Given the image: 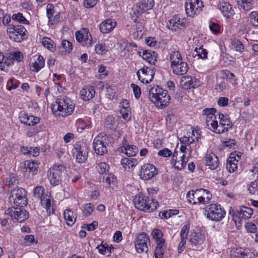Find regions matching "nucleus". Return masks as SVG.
<instances>
[{"mask_svg": "<svg viewBox=\"0 0 258 258\" xmlns=\"http://www.w3.org/2000/svg\"><path fill=\"white\" fill-rule=\"evenodd\" d=\"M149 98L159 108H164L167 106L170 100V97L166 90L158 86H149Z\"/></svg>", "mask_w": 258, "mask_h": 258, "instance_id": "obj_1", "label": "nucleus"}, {"mask_svg": "<svg viewBox=\"0 0 258 258\" xmlns=\"http://www.w3.org/2000/svg\"><path fill=\"white\" fill-rule=\"evenodd\" d=\"M75 108L73 102L67 97L57 99L52 105V111L56 116H67L71 115Z\"/></svg>", "mask_w": 258, "mask_h": 258, "instance_id": "obj_2", "label": "nucleus"}, {"mask_svg": "<svg viewBox=\"0 0 258 258\" xmlns=\"http://www.w3.org/2000/svg\"><path fill=\"white\" fill-rule=\"evenodd\" d=\"M135 207L142 211L151 212L156 210L158 202L154 199H150L148 197L142 194L136 196L134 200Z\"/></svg>", "mask_w": 258, "mask_h": 258, "instance_id": "obj_3", "label": "nucleus"}, {"mask_svg": "<svg viewBox=\"0 0 258 258\" xmlns=\"http://www.w3.org/2000/svg\"><path fill=\"white\" fill-rule=\"evenodd\" d=\"M44 189L42 186H37L33 190L35 198L40 199L42 206L46 209L48 214H50L54 212L52 205L51 197L44 194Z\"/></svg>", "mask_w": 258, "mask_h": 258, "instance_id": "obj_4", "label": "nucleus"}, {"mask_svg": "<svg viewBox=\"0 0 258 258\" xmlns=\"http://www.w3.org/2000/svg\"><path fill=\"white\" fill-rule=\"evenodd\" d=\"M112 138L103 133L99 134L94 139L93 149L99 155H103L107 152V142H111Z\"/></svg>", "mask_w": 258, "mask_h": 258, "instance_id": "obj_5", "label": "nucleus"}, {"mask_svg": "<svg viewBox=\"0 0 258 258\" xmlns=\"http://www.w3.org/2000/svg\"><path fill=\"white\" fill-rule=\"evenodd\" d=\"M205 211L207 218L212 221H221L225 214V211L221 208L220 205L217 204L207 206Z\"/></svg>", "mask_w": 258, "mask_h": 258, "instance_id": "obj_6", "label": "nucleus"}, {"mask_svg": "<svg viewBox=\"0 0 258 258\" xmlns=\"http://www.w3.org/2000/svg\"><path fill=\"white\" fill-rule=\"evenodd\" d=\"M9 202L21 207L26 206L27 198L26 190L22 188L13 189L9 197Z\"/></svg>", "mask_w": 258, "mask_h": 258, "instance_id": "obj_7", "label": "nucleus"}, {"mask_svg": "<svg viewBox=\"0 0 258 258\" xmlns=\"http://www.w3.org/2000/svg\"><path fill=\"white\" fill-rule=\"evenodd\" d=\"M26 30L22 25H9L7 33L10 38L17 42H20L25 39Z\"/></svg>", "mask_w": 258, "mask_h": 258, "instance_id": "obj_8", "label": "nucleus"}, {"mask_svg": "<svg viewBox=\"0 0 258 258\" xmlns=\"http://www.w3.org/2000/svg\"><path fill=\"white\" fill-rule=\"evenodd\" d=\"M5 214L10 216L14 221L20 223L24 221L29 217V213L24 209L14 207L8 208Z\"/></svg>", "mask_w": 258, "mask_h": 258, "instance_id": "obj_9", "label": "nucleus"}, {"mask_svg": "<svg viewBox=\"0 0 258 258\" xmlns=\"http://www.w3.org/2000/svg\"><path fill=\"white\" fill-rule=\"evenodd\" d=\"M203 7V2L200 0H187L185 3L186 14L191 17L199 15Z\"/></svg>", "mask_w": 258, "mask_h": 258, "instance_id": "obj_10", "label": "nucleus"}, {"mask_svg": "<svg viewBox=\"0 0 258 258\" xmlns=\"http://www.w3.org/2000/svg\"><path fill=\"white\" fill-rule=\"evenodd\" d=\"M149 244V237L145 232L138 234L135 240V248L137 252L139 253H147Z\"/></svg>", "mask_w": 258, "mask_h": 258, "instance_id": "obj_11", "label": "nucleus"}, {"mask_svg": "<svg viewBox=\"0 0 258 258\" xmlns=\"http://www.w3.org/2000/svg\"><path fill=\"white\" fill-rule=\"evenodd\" d=\"M64 171V167L61 165H55L51 167L48 172V178L53 185L59 184L62 173Z\"/></svg>", "mask_w": 258, "mask_h": 258, "instance_id": "obj_12", "label": "nucleus"}, {"mask_svg": "<svg viewBox=\"0 0 258 258\" xmlns=\"http://www.w3.org/2000/svg\"><path fill=\"white\" fill-rule=\"evenodd\" d=\"M74 157L80 163H84L87 159L88 149L87 146L83 143L82 144H76L72 150Z\"/></svg>", "mask_w": 258, "mask_h": 258, "instance_id": "obj_13", "label": "nucleus"}, {"mask_svg": "<svg viewBox=\"0 0 258 258\" xmlns=\"http://www.w3.org/2000/svg\"><path fill=\"white\" fill-rule=\"evenodd\" d=\"M154 71L153 69L144 67L137 72L139 80L143 83L148 84L154 78Z\"/></svg>", "mask_w": 258, "mask_h": 258, "instance_id": "obj_14", "label": "nucleus"}, {"mask_svg": "<svg viewBox=\"0 0 258 258\" xmlns=\"http://www.w3.org/2000/svg\"><path fill=\"white\" fill-rule=\"evenodd\" d=\"M157 174L156 167L152 164H147L142 166L140 176L141 179L148 180Z\"/></svg>", "mask_w": 258, "mask_h": 258, "instance_id": "obj_15", "label": "nucleus"}, {"mask_svg": "<svg viewBox=\"0 0 258 258\" xmlns=\"http://www.w3.org/2000/svg\"><path fill=\"white\" fill-rule=\"evenodd\" d=\"M154 6V0H143L137 4L136 8H133V14L138 17L144 12L151 9Z\"/></svg>", "mask_w": 258, "mask_h": 258, "instance_id": "obj_16", "label": "nucleus"}, {"mask_svg": "<svg viewBox=\"0 0 258 258\" xmlns=\"http://www.w3.org/2000/svg\"><path fill=\"white\" fill-rule=\"evenodd\" d=\"M219 118L220 119V123L219 128L216 131L217 134H222L226 132L232 127V124L227 115L219 113Z\"/></svg>", "mask_w": 258, "mask_h": 258, "instance_id": "obj_17", "label": "nucleus"}, {"mask_svg": "<svg viewBox=\"0 0 258 258\" xmlns=\"http://www.w3.org/2000/svg\"><path fill=\"white\" fill-rule=\"evenodd\" d=\"M180 85L182 88L186 90L196 88L200 85V81L192 78L191 76H184L180 80Z\"/></svg>", "mask_w": 258, "mask_h": 258, "instance_id": "obj_18", "label": "nucleus"}, {"mask_svg": "<svg viewBox=\"0 0 258 258\" xmlns=\"http://www.w3.org/2000/svg\"><path fill=\"white\" fill-rule=\"evenodd\" d=\"M116 26V21L111 19L103 21L99 25V29L101 33L107 34L111 32Z\"/></svg>", "mask_w": 258, "mask_h": 258, "instance_id": "obj_19", "label": "nucleus"}, {"mask_svg": "<svg viewBox=\"0 0 258 258\" xmlns=\"http://www.w3.org/2000/svg\"><path fill=\"white\" fill-rule=\"evenodd\" d=\"M206 165L211 170H214L219 166V162L217 157L212 152H207L205 156Z\"/></svg>", "mask_w": 258, "mask_h": 258, "instance_id": "obj_20", "label": "nucleus"}, {"mask_svg": "<svg viewBox=\"0 0 258 258\" xmlns=\"http://www.w3.org/2000/svg\"><path fill=\"white\" fill-rule=\"evenodd\" d=\"M89 36H91V34L88 31L84 30V32L78 31L76 33V38L77 41L82 43L84 46H90L91 44V40L89 39Z\"/></svg>", "mask_w": 258, "mask_h": 258, "instance_id": "obj_21", "label": "nucleus"}, {"mask_svg": "<svg viewBox=\"0 0 258 258\" xmlns=\"http://www.w3.org/2000/svg\"><path fill=\"white\" fill-rule=\"evenodd\" d=\"M167 26L169 29L172 31H177L181 30L184 27V23L183 20H181L180 18L176 16L167 23Z\"/></svg>", "mask_w": 258, "mask_h": 258, "instance_id": "obj_22", "label": "nucleus"}, {"mask_svg": "<svg viewBox=\"0 0 258 258\" xmlns=\"http://www.w3.org/2000/svg\"><path fill=\"white\" fill-rule=\"evenodd\" d=\"M171 69L173 74L177 75H183L187 72L188 67L186 62L182 61L180 63L171 66Z\"/></svg>", "mask_w": 258, "mask_h": 258, "instance_id": "obj_23", "label": "nucleus"}, {"mask_svg": "<svg viewBox=\"0 0 258 258\" xmlns=\"http://www.w3.org/2000/svg\"><path fill=\"white\" fill-rule=\"evenodd\" d=\"M80 94L84 100H90L95 94V88L92 86H86L81 90Z\"/></svg>", "mask_w": 258, "mask_h": 258, "instance_id": "obj_24", "label": "nucleus"}, {"mask_svg": "<svg viewBox=\"0 0 258 258\" xmlns=\"http://www.w3.org/2000/svg\"><path fill=\"white\" fill-rule=\"evenodd\" d=\"M180 158V160L179 161H177V159H172L171 160L172 164L178 170L183 169L188 161V157H187L185 154H183Z\"/></svg>", "mask_w": 258, "mask_h": 258, "instance_id": "obj_25", "label": "nucleus"}, {"mask_svg": "<svg viewBox=\"0 0 258 258\" xmlns=\"http://www.w3.org/2000/svg\"><path fill=\"white\" fill-rule=\"evenodd\" d=\"M141 56V55L140 54ZM157 53L151 50H144L142 56L143 58L150 64H154L157 61Z\"/></svg>", "mask_w": 258, "mask_h": 258, "instance_id": "obj_26", "label": "nucleus"}, {"mask_svg": "<svg viewBox=\"0 0 258 258\" xmlns=\"http://www.w3.org/2000/svg\"><path fill=\"white\" fill-rule=\"evenodd\" d=\"M126 143L127 141L124 140L123 142L124 153L128 157L136 156L139 151L138 148L134 145H127Z\"/></svg>", "mask_w": 258, "mask_h": 258, "instance_id": "obj_27", "label": "nucleus"}, {"mask_svg": "<svg viewBox=\"0 0 258 258\" xmlns=\"http://www.w3.org/2000/svg\"><path fill=\"white\" fill-rule=\"evenodd\" d=\"M206 125L212 131L217 134L216 131L219 128V125L216 120V116L207 117L206 120Z\"/></svg>", "mask_w": 258, "mask_h": 258, "instance_id": "obj_28", "label": "nucleus"}, {"mask_svg": "<svg viewBox=\"0 0 258 258\" xmlns=\"http://www.w3.org/2000/svg\"><path fill=\"white\" fill-rule=\"evenodd\" d=\"M63 217L68 225H73L76 220V215L70 209H67L63 212Z\"/></svg>", "mask_w": 258, "mask_h": 258, "instance_id": "obj_29", "label": "nucleus"}, {"mask_svg": "<svg viewBox=\"0 0 258 258\" xmlns=\"http://www.w3.org/2000/svg\"><path fill=\"white\" fill-rule=\"evenodd\" d=\"M219 7L220 10L225 17L228 18L233 14V10L232 6L229 3H222L219 6Z\"/></svg>", "mask_w": 258, "mask_h": 258, "instance_id": "obj_30", "label": "nucleus"}, {"mask_svg": "<svg viewBox=\"0 0 258 258\" xmlns=\"http://www.w3.org/2000/svg\"><path fill=\"white\" fill-rule=\"evenodd\" d=\"M44 66V59L41 55H39L37 60L30 65V69L32 71L38 72Z\"/></svg>", "mask_w": 258, "mask_h": 258, "instance_id": "obj_31", "label": "nucleus"}, {"mask_svg": "<svg viewBox=\"0 0 258 258\" xmlns=\"http://www.w3.org/2000/svg\"><path fill=\"white\" fill-rule=\"evenodd\" d=\"M239 218L244 219L249 218L253 214L252 209L246 207H242L237 211Z\"/></svg>", "mask_w": 258, "mask_h": 258, "instance_id": "obj_32", "label": "nucleus"}, {"mask_svg": "<svg viewBox=\"0 0 258 258\" xmlns=\"http://www.w3.org/2000/svg\"><path fill=\"white\" fill-rule=\"evenodd\" d=\"M171 66L176 64L183 61L181 55L178 51H172L170 54Z\"/></svg>", "mask_w": 258, "mask_h": 258, "instance_id": "obj_33", "label": "nucleus"}, {"mask_svg": "<svg viewBox=\"0 0 258 258\" xmlns=\"http://www.w3.org/2000/svg\"><path fill=\"white\" fill-rule=\"evenodd\" d=\"M202 191V189H200L188 191L186 195L188 202L193 205L197 204V200L198 196H199V192H201Z\"/></svg>", "mask_w": 258, "mask_h": 258, "instance_id": "obj_34", "label": "nucleus"}, {"mask_svg": "<svg viewBox=\"0 0 258 258\" xmlns=\"http://www.w3.org/2000/svg\"><path fill=\"white\" fill-rule=\"evenodd\" d=\"M121 163L123 167L126 169V168L135 166L138 164V160L134 158H124L121 160Z\"/></svg>", "mask_w": 258, "mask_h": 258, "instance_id": "obj_35", "label": "nucleus"}, {"mask_svg": "<svg viewBox=\"0 0 258 258\" xmlns=\"http://www.w3.org/2000/svg\"><path fill=\"white\" fill-rule=\"evenodd\" d=\"M230 44L231 48L236 51L241 52L244 50V46L243 44L238 39H231Z\"/></svg>", "mask_w": 258, "mask_h": 258, "instance_id": "obj_36", "label": "nucleus"}, {"mask_svg": "<svg viewBox=\"0 0 258 258\" xmlns=\"http://www.w3.org/2000/svg\"><path fill=\"white\" fill-rule=\"evenodd\" d=\"M8 61L10 62V64L13 60H17L18 62L21 61L23 58V55L20 51H16L13 53L8 54Z\"/></svg>", "mask_w": 258, "mask_h": 258, "instance_id": "obj_37", "label": "nucleus"}, {"mask_svg": "<svg viewBox=\"0 0 258 258\" xmlns=\"http://www.w3.org/2000/svg\"><path fill=\"white\" fill-rule=\"evenodd\" d=\"M41 43L44 47L47 48L48 49L52 52L55 50V45L54 42L49 38L45 37L42 39Z\"/></svg>", "mask_w": 258, "mask_h": 258, "instance_id": "obj_38", "label": "nucleus"}, {"mask_svg": "<svg viewBox=\"0 0 258 258\" xmlns=\"http://www.w3.org/2000/svg\"><path fill=\"white\" fill-rule=\"evenodd\" d=\"M226 163V168L229 172H233L237 168L238 160H236L235 157H230Z\"/></svg>", "mask_w": 258, "mask_h": 258, "instance_id": "obj_39", "label": "nucleus"}, {"mask_svg": "<svg viewBox=\"0 0 258 258\" xmlns=\"http://www.w3.org/2000/svg\"><path fill=\"white\" fill-rule=\"evenodd\" d=\"M238 4L243 10L248 11L252 9L253 4V0H238Z\"/></svg>", "mask_w": 258, "mask_h": 258, "instance_id": "obj_40", "label": "nucleus"}, {"mask_svg": "<svg viewBox=\"0 0 258 258\" xmlns=\"http://www.w3.org/2000/svg\"><path fill=\"white\" fill-rule=\"evenodd\" d=\"M249 24L250 25L258 27V12L257 11H253L249 15Z\"/></svg>", "mask_w": 258, "mask_h": 258, "instance_id": "obj_41", "label": "nucleus"}, {"mask_svg": "<svg viewBox=\"0 0 258 258\" xmlns=\"http://www.w3.org/2000/svg\"><path fill=\"white\" fill-rule=\"evenodd\" d=\"M24 164L26 170L29 172H34L37 170L38 167V164L33 161H26Z\"/></svg>", "mask_w": 258, "mask_h": 258, "instance_id": "obj_42", "label": "nucleus"}, {"mask_svg": "<svg viewBox=\"0 0 258 258\" xmlns=\"http://www.w3.org/2000/svg\"><path fill=\"white\" fill-rule=\"evenodd\" d=\"M144 34V27L141 24L137 25L136 31L134 32L133 35L135 39H140L142 38Z\"/></svg>", "mask_w": 258, "mask_h": 258, "instance_id": "obj_43", "label": "nucleus"}, {"mask_svg": "<svg viewBox=\"0 0 258 258\" xmlns=\"http://www.w3.org/2000/svg\"><path fill=\"white\" fill-rule=\"evenodd\" d=\"M196 52L194 57L198 56L199 58L205 59L207 58L208 51L206 49L203 48V46H200L199 48L196 47L195 49Z\"/></svg>", "mask_w": 258, "mask_h": 258, "instance_id": "obj_44", "label": "nucleus"}, {"mask_svg": "<svg viewBox=\"0 0 258 258\" xmlns=\"http://www.w3.org/2000/svg\"><path fill=\"white\" fill-rule=\"evenodd\" d=\"M96 168L98 172L101 174H105L109 169V166L105 162L98 163Z\"/></svg>", "mask_w": 258, "mask_h": 258, "instance_id": "obj_45", "label": "nucleus"}, {"mask_svg": "<svg viewBox=\"0 0 258 258\" xmlns=\"http://www.w3.org/2000/svg\"><path fill=\"white\" fill-rule=\"evenodd\" d=\"M116 177L115 176L111 174H105L103 176L102 182H105L108 186H110L111 183H114L115 181Z\"/></svg>", "mask_w": 258, "mask_h": 258, "instance_id": "obj_46", "label": "nucleus"}, {"mask_svg": "<svg viewBox=\"0 0 258 258\" xmlns=\"http://www.w3.org/2000/svg\"><path fill=\"white\" fill-rule=\"evenodd\" d=\"M249 192L252 195H258V180L251 182L248 185Z\"/></svg>", "mask_w": 258, "mask_h": 258, "instance_id": "obj_47", "label": "nucleus"}, {"mask_svg": "<svg viewBox=\"0 0 258 258\" xmlns=\"http://www.w3.org/2000/svg\"><path fill=\"white\" fill-rule=\"evenodd\" d=\"M243 249L241 248H232L230 250V255L231 258H240Z\"/></svg>", "mask_w": 258, "mask_h": 258, "instance_id": "obj_48", "label": "nucleus"}, {"mask_svg": "<svg viewBox=\"0 0 258 258\" xmlns=\"http://www.w3.org/2000/svg\"><path fill=\"white\" fill-rule=\"evenodd\" d=\"M94 208V205L91 203L86 204L83 211V215L85 217L89 216L93 212Z\"/></svg>", "mask_w": 258, "mask_h": 258, "instance_id": "obj_49", "label": "nucleus"}, {"mask_svg": "<svg viewBox=\"0 0 258 258\" xmlns=\"http://www.w3.org/2000/svg\"><path fill=\"white\" fill-rule=\"evenodd\" d=\"M18 183V181L17 179L13 174L10 175L9 177L7 178L6 184L9 186V188H12L13 186L17 185Z\"/></svg>", "mask_w": 258, "mask_h": 258, "instance_id": "obj_50", "label": "nucleus"}, {"mask_svg": "<svg viewBox=\"0 0 258 258\" xmlns=\"http://www.w3.org/2000/svg\"><path fill=\"white\" fill-rule=\"evenodd\" d=\"M61 47L64 49L65 52L70 53L73 48V46L71 42L63 40L61 41Z\"/></svg>", "mask_w": 258, "mask_h": 258, "instance_id": "obj_51", "label": "nucleus"}, {"mask_svg": "<svg viewBox=\"0 0 258 258\" xmlns=\"http://www.w3.org/2000/svg\"><path fill=\"white\" fill-rule=\"evenodd\" d=\"M220 73L223 78H226L230 80L233 79L234 81H236V79H234L235 76L234 74L228 70H222Z\"/></svg>", "mask_w": 258, "mask_h": 258, "instance_id": "obj_52", "label": "nucleus"}, {"mask_svg": "<svg viewBox=\"0 0 258 258\" xmlns=\"http://www.w3.org/2000/svg\"><path fill=\"white\" fill-rule=\"evenodd\" d=\"M19 85L18 82L14 79H10L7 84V88L8 90L11 91L17 88Z\"/></svg>", "mask_w": 258, "mask_h": 258, "instance_id": "obj_53", "label": "nucleus"}, {"mask_svg": "<svg viewBox=\"0 0 258 258\" xmlns=\"http://www.w3.org/2000/svg\"><path fill=\"white\" fill-rule=\"evenodd\" d=\"M13 19L23 24L28 23V21L26 20L21 13L14 14L13 16Z\"/></svg>", "mask_w": 258, "mask_h": 258, "instance_id": "obj_54", "label": "nucleus"}, {"mask_svg": "<svg viewBox=\"0 0 258 258\" xmlns=\"http://www.w3.org/2000/svg\"><path fill=\"white\" fill-rule=\"evenodd\" d=\"M40 120V118L38 117L29 116V120L26 124L29 126H34L39 123Z\"/></svg>", "mask_w": 258, "mask_h": 258, "instance_id": "obj_55", "label": "nucleus"}, {"mask_svg": "<svg viewBox=\"0 0 258 258\" xmlns=\"http://www.w3.org/2000/svg\"><path fill=\"white\" fill-rule=\"evenodd\" d=\"M7 59V57H5L4 54L0 52V68L2 70L4 69L3 68H5V66H9L10 65V62L8 61Z\"/></svg>", "mask_w": 258, "mask_h": 258, "instance_id": "obj_56", "label": "nucleus"}, {"mask_svg": "<svg viewBox=\"0 0 258 258\" xmlns=\"http://www.w3.org/2000/svg\"><path fill=\"white\" fill-rule=\"evenodd\" d=\"M24 242L26 245H30L34 243H37V241L35 239L34 236L32 235H26L24 237Z\"/></svg>", "mask_w": 258, "mask_h": 258, "instance_id": "obj_57", "label": "nucleus"}, {"mask_svg": "<svg viewBox=\"0 0 258 258\" xmlns=\"http://www.w3.org/2000/svg\"><path fill=\"white\" fill-rule=\"evenodd\" d=\"M95 51L97 53L101 54L107 51V48L105 44L99 43L95 47Z\"/></svg>", "mask_w": 258, "mask_h": 258, "instance_id": "obj_58", "label": "nucleus"}, {"mask_svg": "<svg viewBox=\"0 0 258 258\" xmlns=\"http://www.w3.org/2000/svg\"><path fill=\"white\" fill-rule=\"evenodd\" d=\"M245 228L248 232L256 233L257 229L256 225L251 222H248L245 225Z\"/></svg>", "mask_w": 258, "mask_h": 258, "instance_id": "obj_59", "label": "nucleus"}, {"mask_svg": "<svg viewBox=\"0 0 258 258\" xmlns=\"http://www.w3.org/2000/svg\"><path fill=\"white\" fill-rule=\"evenodd\" d=\"M131 87L133 88L135 97L136 99H139L140 97L141 91L140 88L135 84H131Z\"/></svg>", "mask_w": 258, "mask_h": 258, "instance_id": "obj_60", "label": "nucleus"}, {"mask_svg": "<svg viewBox=\"0 0 258 258\" xmlns=\"http://www.w3.org/2000/svg\"><path fill=\"white\" fill-rule=\"evenodd\" d=\"M97 248L98 249L99 253L102 254H105L106 250L108 251L109 253H111V249L108 247L106 244H103V242L100 245H98Z\"/></svg>", "mask_w": 258, "mask_h": 258, "instance_id": "obj_61", "label": "nucleus"}, {"mask_svg": "<svg viewBox=\"0 0 258 258\" xmlns=\"http://www.w3.org/2000/svg\"><path fill=\"white\" fill-rule=\"evenodd\" d=\"M189 232V226L185 225L182 228L180 231V239H186Z\"/></svg>", "mask_w": 258, "mask_h": 258, "instance_id": "obj_62", "label": "nucleus"}, {"mask_svg": "<svg viewBox=\"0 0 258 258\" xmlns=\"http://www.w3.org/2000/svg\"><path fill=\"white\" fill-rule=\"evenodd\" d=\"M47 16L49 20H50L51 18H53L54 14V6L52 4H49L47 6Z\"/></svg>", "mask_w": 258, "mask_h": 258, "instance_id": "obj_63", "label": "nucleus"}, {"mask_svg": "<svg viewBox=\"0 0 258 258\" xmlns=\"http://www.w3.org/2000/svg\"><path fill=\"white\" fill-rule=\"evenodd\" d=\"M201 239V235L200 234L194 233L190 235V242L192 244H196L200 241Z\"/></svg>", "mask_w": 258, "mask_h": 258, "instance_id": "obj_64", "label": "nucleus"}]
</instances>
